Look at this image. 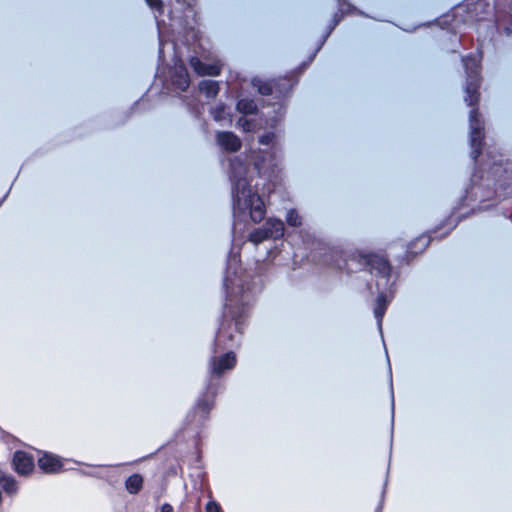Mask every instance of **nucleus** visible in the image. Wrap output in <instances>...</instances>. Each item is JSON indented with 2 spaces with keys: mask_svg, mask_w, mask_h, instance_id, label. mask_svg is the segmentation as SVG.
I'll return each instance as SVG.
<instances>
[{
  "mask_svg": "<svg viewBox=\"0 0 512 512\" xmlns=\"http://www.w3.org/2000/svg\"><path fill=\"white\" fill-rule=\"evenodd\" d=\"M377 305H381L385 308H387V296L384 292H380L377 296Z\"/></svg>",
  "mask_w": 512,
  "mask_h": 512,
  "instance_id": "nucleus-30",
  "label": "nucleus"
},
{
  "mask_svg": "<svg viewBox=\"0 0 512 512\" xmlns=\"http://www.w3.org/2000/svg\"><path fill=\"white\" fill-rule=\"evenodd\" d=\"M384 495H385V489L382 490L381 500H380L378 506L376 507L375 512H382L383 503H384Z\"/></svg>",
  "mask_w": 512,
  "mask_h": 512,
  "instance_id": "nucleus-31",
  "label": "nucleus"
},
{
  "mask_svg": "<svg viewBox=\"0 0 512 512\" xmlns=\"http://www.w3.org/2000/svg\"><path fill=\"white\" fill-rule=\"evenodd\" d=\"M199 90L207 98L213 99L219 93V84L217 81L214 80H202L199 83Z\"/></svg>",
  "mask_w": 512,
  "mask_h": 512,
  "instance_id": "nucleus-17",
  "label": "nucleus"
},
{
  "mask_svg": "<svg viewBox=\"0 0 512 512\" xmlns=\"http://www.w3.org/2000/svg\"><path fill=\"white\" fill-rule=\"evenodd\" d=\"M358 258L361 266L369 268L371 273H374L377 277L385 280V283H388L391 265L385 257L377 254H366L358 255Z\"/></svg>",
  "mask_w": 512,
  "mask_h": 512,
  "instance_id": "nucleus-9",
  "label": "nucleus"
},
{
  "mask_svg": "<svg viewBox=\"0 0 512 512\" xmlns=\"http://www.w3.org/2000/svg\"><path fill=\"white\" fill-rule=\"evenodd\" d=\"M13 466L18 474L27 475L34 469V459L24 451H16L13 456Z\"/></svg>",
  "mask_w": 512,
  "mask_h": 512,
  "instance_id": "nucleus-11",
  "label": "nucleus"
},
{
  "mask_svg": "<svg viewBox=\"0 0 512 512\" xmlns=\"http://www.w3.org/2000/svg\"><path fill=\"white\" fill-rule=\"evenodd\" d=\"M161 512H174V510L170 504L165 503L161 506Z\"/></svg>",
  "mask_w": 512,
  "mask_h": 512,
  "instance_id": "nucleus-32",
  "label": "nucleus"
},
{
  "mask_svg": "<svg viewBox=\"0 0 512 512\" xmlns=\"http://www.w3.org/2000/svg\"><path fill=\"white\" fill-rule=\"evenodd\" d=\"M284 223L280 219L270 218L259 228L253 230L249 235V241L258 245L266 240H277L284 235Z\"/></svg>",
  "mask_w": 512,
  "mask_h": 512,
  "instance_id": "nucleus-7",
  "label": "nucleus"
},
{
  "mask_svg": "<svg viewBox=\"0 0 512 512\" xmlns=\"http://www.w3.org/2000/svg\"><path fill=\"white\" fill-rule=\"evenodd\" d=\"M237 126L242 127V129L247 132L252 129V123L245 117H240L238 119Z\"/></svg>",
  "mask_w": 512,
  "mask_h": 512,
  "instance_id": "nucleus-29",
  "label": "nucleus"
},
{
  "mask_svg": "<svg viewBox=\"0 0 512 512\" xmlns=\"http://www.w3.org/2000/svg\"><path fill=\"white\" fill-rule=\"evenodd\" d=\"M391 405H392V413L394 412V395L392 394V402H391Z\"/></svg>",
  "mask_w": 512,
  "mask_h": 512,
  "instance_id": "nucleus-34",
  "label": "nucleus"
},
{
  "mask_svg": "<svg viewBox=\"0 0 512 512\" xmlns=\"http://www.w3.org/2000/svg\"><path fill=\"white\" fill-rule=\"evenodd\" d=\"M328 255L325 254L324 262L329 263L331 266L341 270L351 272L353 269L349 265V260L346 259L341 251L338 250H330L329 260L327 259ZM354 258H351L350 261H353Z\"/></svg>",
  "mask_w": 512,
  "mask_h": 512,
  "instance_id": "nucleus-14",
  "label": "nucleus"
},
{
  "mask_svg": "<svg viewBox=\"0 0 512 512\" xmlns=\"http://www.w3.org/2000/svg\"><path fill=\"white\" fill-rule=\"evenodd\" d=\"M169 75L171 85L175 90L184 92L188 89L190 85V77L187 68L182 62L175 63V65L170 69Z\"/></svg>",
  "mask_w": 512,
  "mask_h": 512,
  "instance_id": "nucleus-10",
  "label": "nucleus"
},
{
  "mask_svg": "<svg viewBox=\"0 0 512 512\" xmlns=\"http://www.w3.org/2000/svg\"><path fill=\"white\" fill-rule=\"evenodd\" d=\"M206 512H222L221 506L218 502L210 500L205 507Z\"/></svg>",
  "mask_w": 512,
  "mask_h": 512,
  "instance_id": "nucleus-28",
  "label": "nucleus"
},
{
  "mask_svg": "<svg viewBox=\"0 0 512 512\" xmlns=\"http://www.w3.org/2000/svg\"><path fill=\"white\" fill-rule=\"evenodd\" d=\"M143 487V477L134 473L125 481V488L130 494H138Z\"/></svg>",
  "mask_w": 512,
  "mask_h": 512,
  "instance_id": "nucleus-19",
  "label": "nucleus"
},
{
  "mask_svg": "<svg viewBox=\"0 0 512 512\" xmlns=\"http://www.w3.org/2000/svg\"><path fill=\"white\" fill-rule=\"evenodd\" d=\"M236 364V356L234 352L229 351L220 357H212L210 360V380L206 386V391L201 394L197 400L193 411L188 415L192 418L191 422H197L202 425L209 416L214 405V397L217 394L219 382L215 381V377H220L226 370L232 369Z\"/></svg>",
  "mask_w": 512,
  "mask_h": 512,
  "instance_id": "nucleus-5",
  "label": "nucleus"
},
{
  "mask_svg": "<svg viewBox=\"0 0 512 512\" xmlns=\"http://www.w3.org/2000/svg\"><path fill=\"white\" fill-rule=\"evenodd\" d=\"M240 256L231 253L227 260V267L223 279V288L226 298L223 321L215 338V345L220 349L232 348L238 344L236 339L242 334L243 324L248 315L249 307L254 296L261 290L252 285L240 275Z\"/></svg>",
  "mask_w": 512,
  "mask_h": 512,
  "instance_id": "nucleus-2",
  "label": "nucleus"
},
{
  "mask_svg": "<svg viewBox=\"0 0 512 512\" xmlns=\"http://www.w3.org/2000/svg\"><path fill=\"white\" fill-rule=\"evenodd\" d=\"M385 312H386L385 307H383L381 305H376V307L374 309V316L377 320V325H378V328L380 331L382 330V320H383Z\"/></svg>",
  "mask_w": 512,
  "mask_h": 512,
  "instance_id": "nucleus-25",
  "label": "nucleus"
},
{
  "mask_svg": "<svg viewBox=\"0 0 512 512\" xmlns=\"http://www.w3.org/2000/svg\"><path fill=\"white\" fill-rule=\"evenodd\" d=\"M486 162L484 164L486 171V178L481 176L485 183H476L477 174L472 177V185L466 191L467 195L477 196L478 191L482 185L488 187L487 192L481 195L483 200H489L492 195L497 197L506 198L512 197V161L505 160L503 155L498 152L488 150L486 153Z\"/></svg>",
  "mask_w": 512,
  "mask_h": 512,
  "instance_id": "nucleus-4",
  "label": "nucleus"
},
{
  "mask_svg": "<svg viewBox=\"0 0 512 512\" xmlns=\"http://www.w3.org/2000/svg\"><path fill=\"white\" fill-rule=\"evenodd\" d=\"M466 72L465 102L472 107L469 114L471 158L476 163L481 154L484 139V122L478 112L479 88L481 84L480 59L476 55L462 58Z\"/></svg>",
  "mask_w": 512,
  "mask_h": 512,
  "instance_id": "nucleus-3",
  "label": "nucleus"
},
{
  "mask_svg": "<svg viewBox=\"0 0 512 512\" xmlns=\"http://www.w3.org/2000/svg\"><path fill=\"white\" fill-rule=\"evenodd\" d=\"M0 487L10 496L18 491L17 482L12 476L0 475Z\"/></svg>",
  "mask_w": 512,
  "mask_h": 512,
  "instance_id": "nucleus-20",
  "label": "nucleus"
},
{
  "mask_svg": "<svg viewBox=\"0 0 512 512\" xmlns=\"http://www.w3.org/2000/svg\"><path fill=\"white\" fill-rule=\"evenodd\" d=\"M190 66L193 68V70L198 74V75H201V76H205V65L206 63H204L203 61H201L198 57L196 56H193L190 58Z\"/></svg>",
  "mask_w": 512,
  "mask_h": 512,
  "instance_id": "nucleus-23",
  "label": "nucleus"
},
{
  "mask_svg": "<svg viewBox=\"0 0 512 512\" xmlns=\"http://www.w3.org/2000/svg\"><path fill=\"white\" fill-rule=\"evenodd\" d=\"M251 85L259 94L268 96L275 93L278 99L286 97L293 87V83L288 77L265 80L260 76H255L251 79Z\"/></svg>",
  "mask_w": 512,
  "mask_h": 512,
  "instance_id": "nucleus-6",
  "label": "nucleus"
},
{
  "mask_svg": "<svg viewBox=\"0 0 512 512\" xmlns=\"http://www.w3.org/2000/svg\"><path fill=\"white\" fill-rule=\"evenodd\" d=\"M274 132H266L259 137V144L263 146L273 145ZM271 151L259 150L249 156L247 163L237 156L230 160L229 178L231 181L232 207L234 215L248 212L253 222H261L266 214L263 199L257 192L252 191L249 165H253L260 178L270 179L276 172L278 158L275 147Z\"/></svg>",
  "mask_w": 512,
  "mask_h": 512,
  "instance_id": "nucleus-1",
  "label": "nucleus"
},
{
  "mask_svg": "<svg viewBox=\"0 0 512 512\" xmlns=\"http://www.w3.org/2000/svg\"><path fill=\"white\" fill-rule=\"evenodd\" d=\"M338 3H339V11L336 12L332 19H331V22L329 23V25L327 26V30L323 36V38L321 39L320 43H319V46L317 47L316 49V52L319 51L321 49V47L323 46V44L325 43V41L327 40V38L329 37V35L332 33V31L335 29V27L340 23V21L342 20V17H343V6L344 4H346L345 0H338Z\"/></svg>",
  "mask_w": 512,
  "mask_h": 512,
  "instance_id": "nucleus-15",
  "label": "nucleus"
},
{
  "mask_svg": "<svg viewBox=\"0 0 512 512\" xmlns=\"http://www.w3.org/2000/svg\"><path fill=\"white\" fill-rule=\"evenodd\" d=\"M282 110H283L282 105H279V106H278L277 113L280 115V117H282V115H283Z\"/></svg>",
  "mask_w": 512,
  "mask_h": 512,
  "instance_id": "nucleus-33",
  "label": "nucleus"
},
{
  "mask_svg": "<svg viewBox=\"0 0 512 512\" xmlns=\"http://www.w3.org/2000/svg\"><path fill=\"white\" fill-rule=\"evenodd\" d=\"M238 112L244 115L255 114L258 110L255 100L250 98H239L236 103Z\"/></svg>",
  "mask_w": 512,
  "mask_h": 512,
  "instance_id": "nucleus-18",
  "label": "nucleus"
},
{
  "mask_svg": "<svg viewBox=\"0 0 512 512\" xmlns=\"http://www.w3.org/2000/svg\"><path fill=\"white\" fill-rule=\"evenodd\" d=\"M358 258L361 266L369 268L371 273H374L377 277L385 280V283H388L391 265L385 257L377 254H366L358 255Z\"/></svg>",
  "mask_w": 512,
  "mask_h": 512,
  "instance_id": "nucleus-8",
  "label": "nucleus"
},
{
  "mask_svg": "<svg viewBox=\"0 0 512 512\" xmlns=\"http://www.w3.org/2000/svg\"><path fill=\"white\" fill-rule=\"evenodd\" d=\"M146 4L156 14L155 17L161 16L164 12V6L162 0H145Z\"/></svg>",
  "mask_w": 512,
  "mask_h": 512,
  "instance_id": "nucleus-24",
  "label": "nucleus"
},
{
  "mask_svg": "<svg viewBox=\"0 0 512 512\" xmlns=\"http://www.w3.org/2000/svg\"><path fill=\"white\" fill-rule=\"evenodd\" d=\"M216 142L227 152H236L241 148V140L236 134L230 131L218 132Z\"/></svg>",
  "mask_w": 512,
  "mask_h": 512,
  "instance_id": "nucleus-12",
  "label": "nucleus"
},
{
  "mask_svg": "<svg viewBox=\"0 0 512 512\" xmlns=\"http://www.w3.org/2000/svg\"><path fill=\"white\" fill-rule=\"evenodd\" d=\"M431 239L432 237L430 235H421L408 245L406 253L416 255L424 251L428 247Z\"/></svg>",
  "mask_w": 512,
  "mask_h": 512,
  "instance_id": "nucleus-16",
  "label": "nucleus"
},
{
  "mask_svg": "<svg viewBox=\"0 0 512 512\" xmlns=\"http://www.w3.org/2000/svg\"><path fill=\"white\" fill-rule=\"evenodd\" d=\"M286 222L289 226L299 227L302 224L301 217L295 209H290L286 214Z\"/></svg>",
  "mask_w": 512,
  "mask_h": 512,
  "instance_id": "nucleus-22",
  "label": "nucleus"
},
{
  "mask_svg": "<svg viewBox=\"0 0 512 512\" xmlns=\"http://www.w3.org/2000/svg\"><path fill=\"white\" fill-rule=\"evenodd\" d=\"M38 466L45 473H58L62 469L60 459L49 453H45L38 459Z\"/></svg>",
  "mask_w": 512,
  "mask_h": 512,
  "instance_id": "nucleus-13",
  "label": "nucleus"
},
{
  "mask_svg": "<svg viewBox=\"0 0 512 512\" xmlns=\"http://www.w3.org/2000/svg\"><path fill=\"white\" fill-rule=\"evenodd\" d=\"M213 119L217 122L231 121L230 112L226 105L219 104L211 110Z\"/></svg>",
  "mask_w": 512,
  "mask_h": 512,
  "instance_id": "nucleus-21",
  "label": "nucleus"
},
{
  "mask_svg": "<svg viewBox=\"0 0 512 512\" xmlns=\"http://www.w3.org/2000/svg\"><path fill=\"white\" fill-rule=\"evenodd\" d=\"M205 75H208V76H218L221 72V66L216 64V63H212V64H207L205 65Z\"/></svg>",
  "mask_w": 512,
  "mask_h": 512,
  "instance_id": "nucleus-26",
  "label": "nucleus"
},
{
  "mask_svg": "<svg viewBox=\"0 0 512 512\" xmlns=\"http://www.w3.org/2000/svg\"><path fill=\"white\" fill-rule=\"evenodd\" d=\"M205 75H208V76H218L221 72V66L216 64V63H212V64H207L205 65Z\"/></svg>",
  "mask_w": 512,
  "mask_h": 512,
  "instance_id": "nucleus-27",
  "label": "nucleus"
}]
</instances>
